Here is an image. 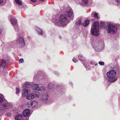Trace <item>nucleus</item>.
Instances as JSON below:
<instances>
[{"label": "nucleus", "mask_w": 120, "mask_h": 120, "mask_svg": "<svg viewBox=\"0 0 120 120\" xmlns=\"http://www.w3.org/2000/svg\"><path fill=\"white\" fill-rule=\"evenodd\" d=\"M73 17V12L72 10L69 8L65 11L64 14H61L58 19L56 18L52 20L55 25L60 26H64L67 25L69 22V21Z\"/></svg>", "instance_id": "f257e3e1"}, {"label": "nucleus", "mask_w": 120, "mask_h": 120, "mask_svg": "<svg viewBox=\"0 0 120 120\" xmlns=\"http://www.w3.org/2000/svg\"><path fill=\"white\" fill-rule=\"evenodd\" d=\"M91 43L95 50L98 52L102 50L104 46L103 42L98 39L94 40L91 41Z\"/></svg>", "instance_id": "f03ea898"}, {"label": "nucleus", "mask_w": 120, "mask_h": 120, "mask_svg": "<svg viewBox=\"0 0 120 120\" xmlns=\"http://www.w3.org/2000/svg\"><path fill=\"white\" fill-rule=\"evenodd\" d=\"M116 71L113 70H111L106 73L107 79L110 82H114L117 80V78L116 76Z\"/></svg>", "instance_id": "7ed1b4c3"}, {"label": "nucleus", "mask_w": 120, "mask_h": 120, "mask_svg": "<svg viewBox=\"0 0 120 120\" xmlns=\"http://www.w3.org/2000/svg\"><path fill=\"white\" fill-rule=\"evenodd\" d=\"M108 28L107 30L108 33L112 34L116 33L118 29H120V24L113 25L110 24L108 25Z\"/></svg>", "instance_id": "20e7f679"}, {"label": "nucleus", "mask_w": 120, "mask_h": 120, "mask_svg": "<svg viewBox=\"0 0 120 120\" xmlns=\"http://www.w3.org/2000/svg\"><path fill=\"white\" fill-rule=\"evenodd\" d=\"M99 24L98 22H96L92 27L90 31L91 34L93 35L98 36L99 35Z\"/></svg>", "instance_id": "39448f33"}, {"label": "nucleus", "mask_w": 120, "mask_h": 120, "mask_svg": "<svg viewBox=\"0 0 120 120\" xmlns=\"http://www.w3.org/2000/svg\"><path fill=\"white\" fill-rule=\"evenodd\" d=\"M10 21L12 25L13 26L15 31L18 32L20 30L17 24V21L14 18H12L10 19Z\"/></svg>", "instance_id": "423d86ee"}, {"label": "nucleus", "mask_w": 120, "mask_h": 120, "mask_svg": "<svg viewBox=\"0 0 120 120\" xmlns=\"http://www.w3.org/2000/svg\"><path fill=\"white\" fill-rule=\"evenodd\" d=\"M17 46L19 47H24L25 44L24 39L21 37H19L17 38L16 41Z\"/></svg>", "instance_id": "0eeeda50"}, {"label": "nucleus", "mask_w": 120, "mask_h": 120, "mask_svg": "<svg viewBox=\"0 0 120 120\" xmlns=\"http://www.w3.org/2000/svg\"><path fill=\"white\" fill-rule=\"evenodd\" d=\"M12 107L13 105L12 103L6 101L5 103L1 105L0 108L2 110H4L6 109Z\"/></svg>", "instance_id": "6e6552de"}, {"label": "nucleus", "mask_w": 120, "mask_h": 120, "mask_svg": "<svg viewBox=\"0 0 120 120\" xmlns=\"http://www.w3.org/2000/svg\"><path fill=\"white\" fill-rule=\"evenodd\" d=\"M39 96L38 93H31L28 94L26 96V98L29 100H31L34 98L35 97H38Z\"/></svg>", "instance_id": "1a4fd4ad"}, {"label": "nucleus", "mask_w": 120, "mask_h": 120, "mask_svg": "<svg viewBox=\"0 0 120 120\" xmlns=\"http://www.w3.org/2000/svg\"><path fill=\"white\" fill-rule=\"evenodd\" d=\"M33 89L34 90H37L39 91H45L46 88L42 86H39L36 84H34L32 86Z\"/></svg>", "instance_id": "9d476101"}, {"label": "nucleus", "mask_w": 120, "mask_h": 120, "mask_svg": "<svg viewBox=\"0 0 120 120\" xmlns=\"http://www.w3.org/2000/svg\"><path fill=\"white\" fill-rule=\"evenodd\" d=\"M49 97L47 94H42L41 101L43 103H46L48 101Z\"/></svg>", "instance_id": "9b49d317"}, {"label": "nucleus", "mask_w": 120, "mask_h": 120, "mask_svg": "<svg viewBox=\"0 0 120 120\" xmlns=\"http://www.w3.org/2000/svg\"><path fill=\"white\" fill-rule=\"evenodd\" d=\"M35 29L36 33L38 35H42L43 34V30L41 29L37 26H36Z\"/></svg>", "instance_id": "f8f14e48"}, {"label": "nucleus", "mask_w": 120, "mask_h": 120, "mask_svg": "<svg viewBox=\"0 0 120 120\" xmlns=\"http://www.w3.org/2000/svg\"><path fill=\"white\" fill-rule=\"evenodd\" d=\"M30 110L29 109H26L23 112V116L25 117H29L30 115Z\"/></svg>", "instance_id": "ddd939ff"}, {"label": "nucleus", "mask_w": 120, "mask_h": 120, "mask_svg": "<svg viewBox=\"0 0 120 120\" xmlns=\"http://www.w3.org/2000/svg\"><path fill=\"white\" fill-rule=\"evenodd\" d=\"M6 64V60L4 59H2L1 60V67L4 68L5 67Z\"/></svg>", "instance_id": "4468645a"}, {"label": "nucleus", "mask_w": 120, "mask_h": 120, "mask_svg": "<svg viewBox=\"0 0 120 120\" xmlns=\"http://www.w3.org/2000/svg\"><path fill=\"white\" fill-rule=\"evenodd\" d=\"M28 93L29 92L27 89H23L22 91V96L23 97L26 96L28 94Z\"/></svg>", "instance_id": "2eb2a0df"}, {"label": "nucleus", "mask_w": 120, "mask_h": 120, "mask_svg": "<svg viewBox=\"0 0 120 120\" xmlns=\"http://www.w3.org/2000/svg\"><path fill=\"white\" fill-rule=\"evenodd\" d=\"M89 22L90 20H86L82 23V25L83 26L85 27L88 25Z\"/></svg>", "instance_id": "dca6fc26"}, {"label": "nucleus", "mask_w": 120, "mask_h": 120, "mask_svg": "<svg viewBox=\"0 0 120 120\" xmlns=\"http://www.w3.org/2000/svg\"><path fill=\"white\" fill-rule=\"evenodd\" d=\"M109 2L110 3L113 4L115 5H118L119 4H120V3H119L118 2H117L115 0H109Z\"/></svg>", "instance_id": "f3484780"}, {"label": "nucleus", "mask_w": 120, "mask_h": 120, "mask_svg": "<svg viewBox=\"0 0 120 120\" xmlns=\"http://www.w3.org/2000/svg\"><path fill=\"white\" fill-rule=\"evenodd\" d=\"M32 104V107H36L38 105V103L36 101H31Z\"/></svg>", "instance_id": "a211bd4d"}, {"label": "nucleus", "mask_w": 120, "mask_h": 120, "mask_svg": "<svg viewBox=\"0 0 120 120\" xmlns=\"http://www.w3.org/2000/svg\"><path fill=\"white\" fill-rule=\"evenodd\" d=\"M22 117V114H19L15 116V120H20Z\"/></svg>", "instance_id": "6ab92c4d"}, {"label": "nucleus", "mask_w": 120, "mask_h": 120, "mask_svg": "<svg viewBox=\"0 0 120 120\" xmlns=\"http://www.w3.org/2000/svg\"><path fill=\"white\" fill-rule=\"evenodd\" d=\"M29 86V83L28 82H25L22 85V87L23 89H25V88L28 87Z\"/></svg>", "instance_id": "aec40b11"}, {"label": "nucleus", "mask_w": 120, "mask_h": 120, "mask_svg": "<svg viewBox=\"0 0 120 120\" xmlns=\"http://www.w3.org/2000/svg\"><path fill=\"white\" fill-rule=\"evenodd\" d=\"M100 28L101 29L105 28H106V26L105 24L102 22L100 23Z\"/></svg>", "instance_id": "412c9836"}, {"label": "nucleus", "mask_w": 120, "mask_h": 120, "mask_svg": "<svg viewBox=\"0 0 120 120\" xmlns=\"http://www.w3.org/2000/svg\"><path fill=\"white\" fill-rule=\"evenodd\" d=\"M78 57L79 59L82 61H84L86 60V58L83 57L81 54H79L78 56Z\"/></svg>", "instance_id": "4be33fe9"}, {"label": "nucleus", "mask_w": 120, "mask_h": 120, "mask_svg": "<svg viewBox=\"0 0 120 120\" xmlns=\"http://www.w3.org/2000/svg\"><path fill=\"white\" fill-rule=\"evenodd\" d=\"M16 3L18 5H22V3L21 0H15Z\"/></svg>", "instance_id": "5701e85b"}, {"label": "nucleus", "mask_w": 120, "mask_h": 120, "mask_svg": "<svg viewBox=\"0 0 120 120\" xmlns=\"http://www.w3.org/2000/svg\"><path fill=\"white\" fill-rule=\"evenodd\" d=\"M82 22L80 20H77L75 23V25L77 26L80 25L81 24Z\"/></svg>", "instance_id": "b1692460"}, {"label": "nucleus", "mask_w": 120, "mask_h": 120, "mask_svg": "<svg viewBox=\"0 0 120 120\" xmlns=\"http://www.w3.org/2000/svg\"><path fill=\"white\" fill-rule=\"evenodd\" d=\"M4 96L2 94H0V104L3 101V98Z\"/></svg>", "instance_id": "393cba45"}, {"label": "nucleus", "mask_w": 120, "mask_h": 120, "mask_svg": "<svg viewBox=\"0 0 120 120\" xmlns=\"http://www.w3.org/2000/svg\"><path fill=\"white\" fill-rule=\"evenodd\" d=\"M94 17L95 18L98 19L99 18L98 14L97 12H95L94 14Z\"/></svg>", "instance_id": "a878e982"}, {"label": "nucleus", "mask_w": 120, "mask_h": 120, "mask_svg": "<svg viewBox=\"0 0 120 120\" xmlns=\"http://www.w3.org/2000/svg\"><path fill=\"white\" fill-rule=\"evenodd\" d=\"M53 85L52 83H50L48 85V87L49 89H51L52 88Z\"/></svg>", "instance_id": "bb28decb"}, {"label": "nucleus", "mask_w": 120, "mask_h": 120, "mask_svg": "<svg viewBox=\"0 0 120 120\" xmlns=\"http://www.w3.org/2000/svg\"><path fill=\"white\" fill-rule=\"evenodd\" d=\"M27 105L29 107H32V104L31 101L28 102L27 103Z\"/></svg>", "instance_id": "cd10ccee"}, {"label": "nucleus", "mask_w": 120, "mask_h": 120, "mask_svg": "<svg viewBox=\"0 0 120 120\" xmlns=\"http://www.w3.org/2000/svg\"><path fill=\"white\" fill-rule=\"evenodd\" d=\"M88 0H82V2L84 4H87Z\"/></svg>", "instance_id": "c85d7f7f"}, {"label": "nucleus", "mask_w": 120, "mask_h": 120, "mask_svg": "<svg viewBox=\"0 0 120 120\" xmlns=\"http://www.w3.org/2000/svg\"><path fill=\"white\" fill-rule=\"evenodd\" d=\"M16 94L19 93L20 91V90L19 89L18 87L16 88Z\"/></svg>", "instance_id": "c756f323"}, {"label": "nucleus", "mask_w": 120, "mask_h": 120, "mask_svg": "<svg viewBox=\"0 0 120 120\" xmlns=\"http://www.w3.org/2000/svg\"><path fill=\"white\" fill-rule=\"evenodd\" d=\"M99 64L101 66L103 65H104V62H103L100 61L99 62Z\"/></svg>", "instance_id": "7c9ffc66"}, {"label": "nucleus", "mask_w": 120, "mask_h": 120, "mask_svg": "<svg viewBox=\"0 0 120 120\" xmlns=\"http://www.w3.org/2000/svg\"><path fill=\"white\" fill-rule=\"evenodd\" d=\"M6 115L9 117L11 115V113H10L8 112L6 114Z\"/></svg>", "instance_id": "2f4dec72"}, {"label": "nucleus", "mask_w": 120, "mask_h": 120, "mask_svg": "<svg viewBox=\"0 0 120 120\" xmlns=\"http://www.w3.org/2000/svg\"><path fill=\"white\" fill-rule=\"evenodd\" d=\"M82 64H83L84 65V66H85V67L86 68V69L87 70H88V69H89L90 68V67H86V65H85V64H84L83 63H82Z\"/></svg>", "instance_id": "473e14b6"}, {"label": "nucleus", "mask_w": 120, "mask_h": 120, "mask_svg": "<svg viewBox=\"0 0 120 120\" xmlns=\"http://www.w3.org/2000/svg\"><path fill=\"white\" fill-rule=\"evenodd\" d=\"M38 76L36 75L34 76V80H38Z\"/></svg>", "instance_id": "72a5a7b5"}, {"label": "nucleus", "mask_w": 120, "mask_h": 120, "mask_svg": "<svg viewBox=\"0 0 120 120\" xmlns=\"http://www.w3.org/2000/svg\"><path fill=\"white\" fill-rule=\"evenodd\" d=\"M73 61L74 62H76L77 61V60L74 57L72 59Z\"/></svg>", "instance_id": "f704fd0d"}, {"label": "nucleus", "mask_w": 120, "mask_h": 120, "mask_svg": "<svg viewBox=\"0 0 120 120\" xmlns=\"http://www.w3.org/2000/svg\"><path fill=\"white\" fill-rule=\"evenodd\" d=\"M24 61L23 59H20L19 60V62L21 63H22Z\"/></svg>", "instance_id": "c9c22d12"}, {"label": "nucleus", "mask_w": 120, "mask_h": 120, "mask_svg": "<svg viewBox=\"0 0 120 120\" xmlns=\"http://www.w3.org/2000/svg\"><path fill=\"white\" fill-rule=\"evenodd\" d=\"M4 71L5 74H7L8 73V71L6 69L4 70Z\"/></svg>", "instance_id": "e433bc0d"}, {"label": "nucleus", "mask_w": 120, "mask_h": 120, "mask_svg": "<svg viewBox=\"0 0 120 120\" xmlns=\"http://www.w3.org/2000/svg\"><path fill=\"white\" fill-rule=\"evenodd\" d=\"M31 1L32 2H35L36 1V0H31Z\"/></svg>", "instance_id": "4c0bfd02"}, {"label": "nucleus", "mask_w": 120, "mask_h": 120, "mask_svg": "<svg viewBox=\"0 0 120 120\" xmlns=\"http://www.w3.org/2000/svg\"><path fill=\"white\" fill-rule=\"evenodd\" d=\"M3 2V0H0V4L2 3Z\"/></svg>", "instance_id": "58836bf2"}, {"label": "nucleus", "mask_w": 120, "mask_h": 120, "mask_svg": "<svg viewBox=\"0 0 120 120\" xmlns=\"http://www.w3.org/2000/svg\"><path fill=\"white\" fill-rule=\"evenodd\" d=\"M115 1H116L117 2H118L120 4V0H115Z\"/></svg>", "instance_id": "ea45409f"}, {"label": "nucleus", "mask_w": 120, "mask_h": 120, "mask_svg": "<svg viewBox=\"0 0 120 120\" xmlns=\"http://www.w3.org/2000/svg\"><path fill=\"white\" fill-rule=\"evenodd\" d=\"M39 0L41 1V2H43L44 0Z\"/></svg>", "instance_id": "a19ab883"}, {"label": "nucleus", "mask_w": 120, "mask_h": 120, "mask_svg": "<svg viewBox=\"0 0 120 120\" xmlns=\"http://www.w3.org/2000/svg\"><path fill=\"white\" fill-rule=\"evenodd\" d=\"M1 31L0 30V34H1Z\"/></svg>", "instance_id": "79ce46f5"}, {"label": "nucleus", "mask_w": 120, "mask_h": 120, "mask_svg": "<svg viewBox=\"0 0 120 120\" xmlns=\"http://www.w3.org/2000/svg\"><path fill=\"white\" fill-rule=\"evenodd\" d=\"M97 65V64H95V65Z\"/></svg>", "instance_id": "37998d69"}, {"label": "nucleus", "mask_w": 120, "mask_h": 120, "mask_svg": "<svg viewBox=\"0 0 120 120\" xmlns=\"http://www.w3.org/2000/svg\"><path fill=\"white\" fill-rule=\"evenodd\" d=\"M13 21V22H15L14 21Z\"/></svg>", "instance_id": "c03bdc74"}, {"label": "nucleus", "mask_w": 120, "mask_h": 120, "mask_svg": "<svg viewBox=\"0 0 120 120\" xmlns=\"http://www.w3.org/2000/svg\"><path fill=\"white\" fill-rule=\"evenodd\" d=\"M39 74H41V73H39Z\"/></svg>", "instance_id": "a18cd8bd"}, {"label": "nucleus", "mask_w": 120, "mask_h": 120, "mask_svg": "<svg viewBox=\"0 0 120 120\" xmlns=\"http://www.w3.org/2000/svg\"><path fill=\"white\" fill-rule=\"evenodd\" d=\"M0 120H1L0 119Z\"/></svg>", "instance_id": "49530a36"}]
</instances>
